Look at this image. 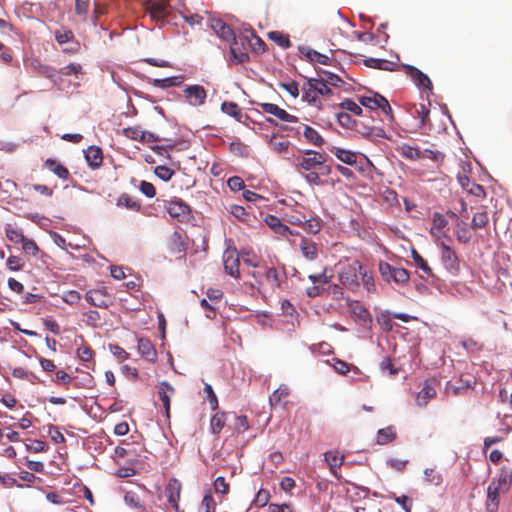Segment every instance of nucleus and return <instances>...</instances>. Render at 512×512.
Wrapping results in <instances>:
<instances>
[{
  "instance_id": "obj_10",
  "label": "nucleus",
  "mask_w": 512,
  "mask_h": 512,
  "mask_svg": "<svg viewBox=\"0 0 512 512\" xmlns=\"http://www.w3.org/2000/svg\"><path fill=\"white\" fill-rule=\"evenodd\" d=\"M165 496L167 498L168 503L171 507L176 511H179V500L181 494V483L175 478H172L168 481L165 487Z\"/></svg>"
},
{
  "instance_id": "obj_12",
  "label": "nucleus",
  "mask_w": 512,
  "mask_h": 512,
  "mask_svg": "<svg viewBox=\"0 0 512 512\" xmlns=\"http://www.w3.org/2000/svg\"><path fill=\"white\" fill-rule=\"evenodd\" d=\"M315 80L314 78H308L302 86V99L310 105L321 108L322 102L319 98L318 91L314 89Z\"/></svg>"
},
{
  "instance_id": "obj_32",
  "label": "nucleus",
  "mask_w": 512,
  "mask_h": 512,
  "mask_svg": "<svg viewBox=\"0 0 512 512\" xmlns=\"http://www.w3.org/2000/svg\"><path fill=\"white\" fill-rule=\"evenodd\" d=\"M489 222V216L485 207H481L477 212L474 213L471 228L474 230L485 227Z\"/></svg>"
},
{
  "instance_id": "obj_25",
  "label": "nucleus",
  "mask_w": 512,
  "mask_h": 512,
  "mask_svg": "<svg viewBox=\"0 0 512 512\" xmlns=\"http://www.w3.org/2000/svg\"><path fill=\"white\" fill-rule=\"evenodd\" d=\"M512 483V471L508 468H502L500 475L496 481H492L490 484L497 487L498 490L507 492Z\"/></svg>"
},
{
  "instance_id": "obj_47",
  "label": "nucleus",
  "mask_w": 512,
  "mask_h": 512,
  "mask_svg": "<svg viewBox=\"0 0 512 512\" xmlns=\"http://www.w3.org/2000/svg\"><path fill=\"white\" fill-rule=\"evenodd\" d=\"M178 14L182 16V18L190 25H198L202 22L203 17L199 14H191L187 7H184V10H178Z\"/></svg>"
},
{
  "instance_id": "obj_24",
  "label": "nucleus",
  "mask_w": 512,
  "mask_h": 512,
  "mask_svg": "<svg viewBox=\"0 0 512 512\" xmlns=\"http://www.w3.org/2000/svg\"><path fill=\"white\" fill-rule=\"evenodd\" d=\"M138 351L148 361L153 362L156 359V350L152 342L147 338H140L138 340Z\"/></svg>"
},
{
  "instance_id": "obj_27",
  "label": "nucleus",
  "mask_w": 512,
  "mask_h": 512,
  "mask_svg": "<svg viewBox=\"0 0 512 512\" xmlns=\"http://www.w3.org/2000/svg\"><path fill=\"white\" fill-rule=\"evenodd\" d=\"M85 158L90 167L98 168L103 161L102 150L99 147L90 146L85 151Z\"/></svg>"
},
{
  "instance_id": "obj_29",
  "label": "nucleus",
  "mask_w": 512,
  "mask_h": 512,
  "mask_svg": "<svg viewBox=\"0 0 512 512\" xmlns=\"http://www.w3.org/2000/svg\"><path fill=\"white\" fill-rule=\"evenodd\" d=\"M330 151L343 163L347 165H352L356 163L357 155L355 152L346 150L343 148H339L336 146H332Z\"/></svg>"
},
{
  "instance_id": "obj_50",
  "label": "nucleus",
  "mask_w": 512,
  "mask_h": 512,
  "mask_svg": "<svg viewBox=\"0 0 512 512\" xmlns=\"http://www.w3.org/2000/svg\"><path fill=\"white\" fill-rule=\"evenodd\" d=\"M6 237L13 243H21L24 240V234L21 230L13 228L11 225H7L5 228Z\"/></svg>"
},
{
  "instance_id": "obj_16",
  "label": "nucleus",
  "mask_w": 512,
  "mask_h": 512,
  "mask_svg": "<svg viewBox=\"0 0 512 512\" xmlns=\"http://www.w3.org/2000/svg\"><path fill=\"white\" fill-rule=\"evenodd\" d=\"M404 70L407 75L410 76L412 81L421 88L431 90L432 82L429 77L422 71L411 65H404Z\"/></svg>"
},
{
  "instance_id": "obj_39",
  "label": "nucleus",
  "mask_w": 512,
  "mask_h": 512,
  "mask_svg": "<svg viewBox=\"0 0 512 512\" xmlns=\"http://www.w3.org/2000/svg\"><path fill=\"white\" fill-rule=\"evenodd\" d=\"M397 151L409 160H418L423 157L422 153L415 147L408 144H402L397 148Z\"/></svg>"
},
{
  "instance_id": "obj_13",
  "label": "nucleus",
  "mask_w": 512,
  "mask_h": 512,
  "mask_svg": "<svg viewBox=\"0 0 512 512\" xmlns=\"http://www.w3.org/2000/svg\"><path fill=\"white\" fill-rule=\"evenodd\" d=\"M55 39L60 45L64 46V52L74 53L78 50L79 44L74 41V35L70 30H56Z\"/></svg>"
},
{
  "instance_id": "obj_43",
  "label": "nucleus",
  "mask_w": 512,
  "mask_h": 512,
  "mask_svg": "<svg viewBox=\"0 0 512 512\" xmlns=\"http://www.w3.org/2000/svg\"><path fill=\"white\" fill-rule=\"evenodd\" d=\"M411 256L416 264V266L423 271L426 277L433 276L432 269L429 267L428 263L423 259V257L413 249L411 251Z\"/></svg>"
},
{
  "instance_id": "obj_7",
  "label": "nucleus",
  "mask_w": 512,
  "mask_h": 512,
  "mask_svg": "<svg viewBox=\"0 0 512 512\" xmlns=\"http://www.w3.org/2000/svg\"><path fill=\"white\" fill-rule=\"evenodd\" d=\"M324 162V155L314 150H307L300 159L298 166L305 171H310L317 167L322 168Z\"/></svg>"
},
{
  "instance_id": "obj_52",
  "label": "nucleus",
  "mask_w": 512,
  "mask_h": 512,
  "mask_svg": "<svg viewBox=\"0 0 512 512\" xmlns=\"http://www.w3.org/2000/svg\"><path fill=\"white\" fill-rule=\"evenodd\" d=\"M269 37L276 44L281 46L282 48H288L290 46L289 37L281 32L273 31L269 33Z\"/></svg>"
},
{
  "instance_id": "obj_5",
  "label": "nucleus",
  "mask_w": 512,
  "mask_h": 512,
  "mask_svg": "<svg viewBox=\"0 0 512 512\" xmlns=\"http://www.w3.org/2000/svg\"><path fill=\"white\" fill-rule=\"evenodd\" d=\"M360 104L368 109L375 110L381 109L385 115H390L392 112L391 106L387 99L380 94L374 96H363L360 98Z\"/></svg>"
},
{
  "instance_id": "obj_37",
  "label": "nucleus",
  "mask_w": 512,
  "mask_h": 512,
  "mask_svg": "<svg viewBox=\"0 0 512 512\" xmlns=\"http://www.w3.org/2000/svg\"><path fill=\"white\" fill-rule=\"evenodd\" d=\"M365 66L369 68L374 69H380V70H386V71H392L394 64L388 60L385 59H378V58H367L364 60Z\"/></svg>"
},
{
  "instance_id": "obj_34",
  "label": "nucleus",
  "mask_w": 512,
  "mask_h": 512,
  "mask_svg": "<svg viewBox=\"0 0 512 512\" xmlns=\"http://www.w3.org/2000/svg\"><path fill=\"white\" fill-rule=\"evenodd\" d=\"M301 52L311 62L319 63V64H323V65H328L331 62V58L329 56L319 53L313 49L307 48L305 50L303 49Z\"/></svg>"
},
{
  "instance_id": "obj_45",
  "label": "nucleus",
  "mask_w": 512,
  "mask_h": 512,
  "mask_svg": "<svg viewBox=\"0 0 512 512\" xmlns=\"http://www.w3.org/2000/svg\"><path fill=\"white\" fill-rule=\"evenodd\" d=\"M303 135L307 139V141H309L315 146H322V144L324 143V140L321 137V135L310 126H305Z\"/></svg>"
},
{
  "instance_id": "obj_20",
  "label": "nucleus",
  "mask_w": 512,
  "mask_h": 512,
  "mask_svg": "<svg viewBox=\"0 0 512 512\" xmlns=\"http://www.w3.org/2000/svg\"><path fill=\"white\" fill-rule=\"evenodd\" d=\"M324 460L327 463L330 472L335 476V478L339 479L340 475L337 472V468H339L343 461L344 456L339 455L337 451H328L324 454Z\"/></svg>"
},
{
  "instance_id": "obj_31",
  "label": "nucleus",
  "mask_w": 512,
  "mask_h": 512,
  "mask_svg": "<svg viewBox=\"0 0 512 512\" xmlns=\"http://www.w3.org/2000/svg\"><path fill=\"white\" fill-rule=\"evenodd\" d=\"M436 395V390L429 383H425L424 387L416 396V403L420 407H424L427 405L428 401L434 398Z\"/></svg>"
},
{
  "instance_id": "obj_23",
  "label": "nucleus",
  "mask_w": 512,
  "mask_h": 512,
  "mask_svg": "<svg viewBox=\"0 0 512 512\" xmlns=\"http://www.w3.org/2000/svg\"><path fill=\"white\" fill-rule=\"evenodd\" d=\"M299 247L305 259L309 261H314L318 257L317 245L312 240L303 238L300 242Z\"/></svg>"
},
{
  "instance_id": "obj_30",
  "label": "nucleus",
  "mask_w": 512,
  "mask_h": 512,
  "mask_svg": "<svg viewBox=\"0 0 512 512\" xmlns=\"http://www.w3.org/2000/svg\"><path fill=\"white\" fill-rule=\"evenodd\" d=\"M302 222H303V225H302L303 230H305L307 233H310V234L318 233L323 226L322 219L316 215H309Z\"/></svg>"
},
{
  "instance_id": "obj_62",
  "label": "nucleus",
  "mask_w": 512,
  "mask_h": 512,
  "mask_svg": "<svg viewBox=\"0 0 512 512\" xmlns=\"http://www.w3.org/2000/svg\"><path fill=\"white\" fill-rule=\"evenodd\" d=\"M280 87L287 91L294 98H297L299 96V85L296 81L292 80L280 83Z\"/></svg>"
},
{
  "instance_id": "obj_21",
  "label": "nucleus",
  "mask_w": 512,
  "mask_h": 512,
  "mask_svg": "<svg viewBox=\"0 0 512 512\" xmlns=\"http://www.w3.org/2000/svg\"><path fill=\"white\" fill-rule=\"evenodd\" d=\"M505 493L502 490H498L497 487L489 484L487 488V501L486 510L487 512H497L500 502V494Z\"/></svg>"
},
{
  "instance_id": "obj_55",
  "label": "nucleus",
  "mask_w": 512,
  "mask_h": 512,
  "mask_svg": "<svg viewBox=\"0 0 512 512\" xmlns=\"http://www.w3.org/2000/svg\"><path fill=\"white\" fill-rule=\"evenodd\" d=\"M360 276H361L362 284L367 289V291L374 292L375 291V283H374V278H373L372 274L362 268V270L360 272Z\"/></svg>"
},
{
  "instance_id": "obj_11",
  "label": "nucleus",
  "mask_w": 512,
  "mask_h": 512,
  "mask_svg": "<svg viewBox=\"0 0 512 512\" xmlns=\"http://www.w3.org/2000/svg\"><path fill=\"white\" fill-rule=\"evenodd\" d=\"M447 225L448 220L446 217L439 212H434L432 215V226L430 228L431 236L436 241H439L442 238H448V235L445 231Z\"/></svg>"
},
{
  "instance_id": "obj_51",
  "label": "nucleus",
  "mask_w": 512,
  "mask_h": 512,
  "mask_svg": "<svg viewBox=\"0 0 512 512\" xmlns=\"http://www.w3.org/2000/svg\"><path fill=\"white\" fill-rule=\"evenodd\" d=\"M59 74L62 76L74 75L76 79H79V75L82 74V66L77 63L68 64L60 69Z\"/></svg>"
},
{
  "instance_id": "obj_3",
  "label": "nucleus",
  "mask_w": 512,
  "mask_h": 512,
  "mask_svg": "<svg viewBox=\"0 0 512 512\" xmlns=\"http://www.w3.org/2000/svg\"><path fill=\"white\" fill-rule=\"evenodd\" d=\"M258 284V289H269L275 291L281 285V280L274 267H263L262 270L252 273Z\"/></svg>"
},
{
  "instance_id": "obj_9",
  "label": "nucleus",
  "mask_w": 512,
  "mask_h": 512,
  "mask_svg": "<svg viewBox=\"0 0 512 512\" xmlns=\"http://www.w3.org/2000/svg\"><path fill=\"white\" fill-rule=\"evenodd\" d=\"M224 269L227 274L234 278H238L239 272V255L235 249H227L223 254Z\"/></svg>"
},
{
  "instance_id": "obj_40",
  "label": "nucleus",
  "mask_w": 512,
  "mask_h": 512,
  "mask_svg": "<svg viewBox=\"0 0 512 512\" xmlns=\"http://www.w3.org/2000/svg\"><path fill=\"white\" fill-rule=\"evenodd\" d=\"M182 80V76H173L164 79H154L152 83L155 87L165 89L169 87L179 86L182 83Z\"/></svg>"
},
{
  "instance_id": "obj_48",
  "label": "nucleus",
  "mask_w": 512,
  "mask_h": 512,
  "mask_svg": "<svg viewBox=\"0 0 512 512\" xmlns=\"http://www.w3.org/2000/svg\"><path fill=\"white\" fill-rule=\"evenodd\" d=\"M442 475L436 472L433 468H426L424 470V481L432 485H440L442 483Z\"/></svg>"
},
{
  "instance_id": "obj_35",
  "label": "nucleus",
  "mask_w": 512,
  "mask_h": 512,
  "mask_svg": "<svg viewBox=\"0 0 512 512\" xmlns=\"http://www.w3.org/2000/svg\"><path fill=\"white\" fill-rule=\"evenodd\" d=\"M396 438V431L393 426L379 429L377 432V443L385 445L392 442Z\"/></svg>"
},
{
  "instance_id": "obj_57",
  "label": "nucleus",
  "mask_w": 512,
  "mask_h": 512,
  "mask_svg": "<svg viewBox=\"0 0 512 512\" xmlns=\"http://www.w3.org/2000/svg\"><path fill=\"white\" fill-rule=\"evenodd\" d=\"M154 172L163 181H169L174 175V171L164 165L156 166Z\"/></svg>"
},
{
  "instance_id": "obj_4",
  "label": "nucleus",
  "mask_w": 512,
  "mask_h": 512,
  "mask_svg": "<svg viewBox=\"0 0 512 512\" xmlns=\"http://www.w3.org/2000/svg\"><path fill=\"white\" fill-rule=\"evenodd\" d=\"M441 249V261L445 269L452 275H456L459 272V259L456 252L452 247L444 242L439 244Z\"/></svg>"
},
{
  "instance_id": "obj_53",
  "label": "nucleus",
  "mask_w": 512,
  "mask_h": 512,
  "mask_svg": "<svg viewBox=\"0 0 512 512\" xmlns=\"http://www.w3.org/2000/svg\"><path fill=\"white\" fill-rule=\"evenodd\" d=\"M117 206L126 207L131 210H139L140 205L133 201L128 194H122L117 200Z\"/></svg>"
},
{
  "instance_id": "obj_8",
  "label": "nucleus",
  "mask_w": 512,
  "mask_h": 512,
  "mask_svg": "<svg viewBox=\"0 0 512 512\" xmlns=\"http://www.w3.org/2000/svg\"><path fill=\"white\" fill-rule=\"evenodd\" d=\"M184 95L190 105L201 106L205 103L207 93L201 85H189L183 90Z\"/></svg>"
},
{
  "instance_id": "obj_42",
  "label": "nucleus",
  "mask_w": 512,
  "mask_h": 512,
  "mask_svg": "<svg viewBox=\"0 0 512 512\" xmlns=\"http://www.w3.org/2000/svg\"><path fill=\"white\" fill-rule=\"evenodd\" d=\"M226 417L224 412L215 413L210 421V429L213 434H219L224 428Z\"/></svg>"
},
{
  "instance_id": "obj_22",
  "label": "nucleus",
  "mask_w": 512,
  "mask_h": 512,
  "mask_svg": "<svg viewBox=\"0 0 512 512\" xmlns=\"http://www.w3.org/2000/svg\"><path fill=\"white\" fill-rule=\"evenodd\" d=\"M230 54L231 58L237 63L241 64L249 59L247 50L240 46L239 41L235 38L230 42Z\"/></svg>"
},
{
  "instance_id": "obj_54",
  "label": "nucleus",
  "mask_w": 512,
  "mask_h": 512,
  "mask_svg": "<svg viewBox=\"0 0 512 512\" xmlns=\"http://www.w3.org/2000/svg\"><path fill=\"white\" fill-rule=\"evenodd\" d=\"M393 272H394V283L399 284V285H404L409 281L410 276H409V272L406 269L394 266Z\"/></svg>"
},
{
  "instance_id": "obj_63",
  "label": "nucleus",
  "mask_w": 512,
  "mask_h": 512,
  "mask_svg": "<svg viewBox=\"0 0 512 512\" xmlns=\"http://www.w3.org/2000/svg\"><path fill=\"white\" fill-rule=\"evenodd\" d=\"M62 299L65 303L74 305L80 301L81 295L79 292H77L75 290H70L63 294Z\"/></svg>"
},
{
  "instance_id": "obj_46",
  "label": "nucleus",
  "mask_w": 512,
  "mask_h": 512,
  "mask_svg": "<svg viewBox=\"0 0 512 512\" xmlns=\"http://www.w3.org/2000/svg\"><path fill=\"white\" fill-rule=\"evenodd\" d=\"M289 395V388L286 385H281L269 397V402L272 406L278 405L283 398Z\"/></svg>"
},
{
  "instance_id": "obj_49",
  "label": "nucleus",
  "mask_w": 512,
  "mask_h": 512,
  "mask_svg": "<svg viewBox=\"0 0 512 512\" xmlns=\"http://www.w3.org/2000/svg\"><path fill=\"white\" fill-rule=\"evenodd\" d=\"M394 266L386 262L379 264V273L381 277L388 283L394 282Z\"/></svg>"
},
{
  "instance_id": "obj_1",
  "label": "nucleus",
  "mask_w": 512,
  "mask_h": 512,
  "mask_svg": "<svg viewBox=\"0 0 512 512\" xmlns=\"http://www.w3.org/2000/svg\"><path fill=\"white\" fill-rule=\"evenodd\" d=\"M144 6L146 11L150 14V17L157 22L168 20L172 10L178 13V10H184V7H186L183 3L171 6L166 1L159 0H147Z\"/></svg>"
},
{
  "instance_id": "obj_6",
  "label": "nucleus",
  "mask_w": 512,
  "mask_h": 512,
  "mask_svg": "<svg viewBox=\"0 0 512 512\" xmlns=\"http://www.w3.org/2000/svg\"><path fill=\"white\" fill-rule=\"evenodd\" d=\"M165 210L172 218L180 222L187 221L190 218V207L181 200L167 202Z\"/></svg>"
},
{
  "instance_id": "obj_61",
  "label": "nucleus",
  "mask_w": 512,
  "mask_h": 512,
  "mask_svg": "<svg viewBox=\"0 0 512 512\" xmlns=\"http://www.w3.org/2000/svg\"><path fill=\"white\" fill-rule=\"evenodd\" d=\"M392 498L403 508L405 512H411L413 501L410 497L406 495L396 496L394 494Z\"/></svg>"
},
{
  "instance_id": "obj_33",
  "label": "nucleus",
  "mask_w": 512,
  "mask_h": 512,
  "mask_svg": "<svg viewBox=\"0 0 512 512\" xmlns=\"http://www.w3.org/2000/svg\"><path fill=\"white\" fill-rule=\"evenodd\" d=\"M221 110L223 113L235 118L237 121H241L244 117L240 107L238 104L232 101H225L221 105Z\"/></svg>"
},
{
  "instance_id": "obj_15",
  "label": "nucleus",
  "mask_w": 512,
  "mask_h": 512,
  "mask_svg": "<svg viewBox=\"0 0 512 512\" xmlns=\"http://www.w3.org/2000/svg\"><path fill=\"white\" fill-rule=\"evenodd\" d=\"M354 129L357 133L371 141H377L378 139L386 138L385 131L380 127H370L364 125L362 122L354 121Z\"/></svg>"
},
{
  "instance_id": "obj_18",
  "label": "nucleus",
  "mask_w": 512,
  "mask_h": 512,
  "mask_svg": "<svg viewBox=\"0 0 512 512\" xmlns=\"http://www.w3.org/2000/svg\"><path fill=\"white\" fill-rule=\"evenodd\" d=\"M265 113L271 114L277 117L279 120L283 122L294 123L297 121V118L291 114H289L284 109L280 108L278 105L273 103H259L258 104Z\"/></svg>"
},
{
  "instance_id": "obj_64",
  "label": "nucleus",
  "mask_w": 512,
  "mask_h": 512,
  "mask_svg": "<svg viewBox=\"0 0 512 512\" xmlns=\"http://www.w3.org/2000/svg\"><path fill=\"white\" fill-rule=\"evenodd\" d=\"M21 244H22V249L26 253L36 255L39 251L37 244L32 239H28V238L24 237V240L21 242Z\"/></svg>"
},
{
  "instance_id": "obj_17",
  "label": "nucleus",
  "mask_w": 512,
  "mask_h": 512,
  "mask_svg": "<svg viewBox=\"0 0 512 512\" xmlns=\"http://www.w3.org/2000/svg\"><path fill=\"white\" fill-rule=\"evenodd\" d=\"M210 27L223 41L230 43L236 38L233 30L221 19H211Z\"/></svg>"
},
{
  "instance_id": "obj_56",
  "label": "nucleus",
  "mask_w": 512,
  "mask_h": 512,
  "mask_svg": "<svg viewBox=\"0 0 512 512\" xmlns=\"http://www.w3.org/2000/svg\"><path fill=\"white\" fill-rule=\"evenodd\" d=\"M340 107L344 110H347L354 115H361L362 114V108L360 105H358L356 102H354L351 99H345L340 103Z\"/></svg>"
},
{
  "instance_id": "obj_59",
  "label": "nucleus",
  "mask_w": 512,
  "mask_h": 512,
  "mask_svg": "<svg viewBox=\"0 0 512 512\" xmlns=\"http://www.w3.org/2000/svg\"><path fill=\"white\" fill-rule=\"evenodd\" d=\"M199 512H215V501L210 494L203 497Z\"/></svg>"
},
{
  "instance_id": "obj_36",
  "label": "nucleus",
  "mask_w": 512,
  "mask_h": 512,
  "mask_svg": "<svg viewBox=\"0 0 512 512\" xmlns=\"http://www.w3.org/2000/svg\"><path fill=\"white\" fill-rule=\"evenodd\" d=\"M174 393V388L166 381L162 382L159 386V397L163 403L166 411H169L170 407V395Z\"/></svg>"
},
{
  "instance_id": "obj_58",
  "label": "nucleus",
  "mask_w": 512,
  "mask_h": 512,
  "mask_svg": "<svg viewBox=\"0 0 512 512\" xmlns=\"http://www.w3.org/2000/svg\"><path fill=\"white\" fill-rule=\"evenodd\" d=\"M124 135L132 140H142L145 138V131L137 127H128L123 130Z\"/></svg>"
},
{
  "instance_id": "obj_60",
  "label": "nucleus",
  "mask_w": 512,
  "mask_h": 512,
  "mask_svg": "<svg viewBox=\"0 0 512 512\" xmlns=\"http://www.w3.org/2000/svg\"><path fill=\"white\" fill-rule=\"evenodd\" d=\"M408 462V460H403L399 458H389L386 461V465L396 471L402 472L405 470Z\"/></svg>"
},
{
  "instance_id": "obj_26",
  "label": "nucleus",
  "mask_w": 512,
  "mask_h": 512,
  "mask_svg": "<svg viewBox=\"0 0 512 512\" xmlns=\"http://www.w3.org/2000/svg\"><path fill=\"white\" fill-rule=\"evenodd\" d=\"M265 223L279 235H293V232L289 229V227L283 224L281 220L276 216L267 215L265 218Z\"/></svg>"
},
{
  "instance_id": "obj_38",
  "label": "nucleus",
  "mask_w": 512,
  "mask_h": 512,
  "mask_svg": "<svg viewBox=\"0 0 512 512\" xmlns=\"http://www.w3.org/2000/svg\"><path fill=\"white\" fill-rule=\"evenodd\" d=\"M45 166L61 179L65 180L69 176L68 169L62 164L58 163L56 160L47 159L45 161Z\"/></svg>"
},
{
  "instance_id": "obj_28",
  "label": "nucleus",
  "mask_w": 512,
  "mask_h": 512,
  "mask_svg": "<svg viewBox=\"0 0 512 512\" xmlns=\"http://www.w3.org/2000/svg\"><path fill=\"white\" fill-rule=\"evenodd\" d=\"M458 181L462 188H464L468 193L481 197L484 195V189L481 185L471 182L470 179L465 175H459Z\"/></svg>"
},
{
  "instance_id": "obj_44",
  "label": "nucleus",
  "mask_w": 512,
  "mask_h": 512,
  "mask_svg": "<svg viewBox=\"0 0 512 512\" xmlns=\"http://www.w3.org/2000/svg\"><path fill=\"white\" fill-rule=\"evenodd\" d=\"M457 229L455 231L457 240L461 243H467L471 239V233L469 231L468 225L464 221H458L456 225Z\"/></svg>"
},
{
  "instance_id": "obj_2",
  "label": "nucleus",
  "mask_w": 512,
  "mask_h": 512,
  "mask_svg": "<svg viewBox=\"0 0 512 512\" xmlns=\"http://www.w3.org/2000/svg\"><path fill=\"white\" fill-rule=\"evenodd\" d=\"M361 270L362 265L357 260L343 265L339 271L338 280L344 287L355 291L359 287L358 275Z\"/></svg>"
},
{
  "instance_id": "obj_19",
  "label": "nucleus",
  "mask_w": 512,
  "mask_h": 512,
  "mask_svg": "<svg viewBox=\"0 0 512 512\" xmlns=\"http://www.w3.org/2000/svg\"><path fill=\"white\" fill-rule=\"evenodd\" d=\"M87 302L98 308H108L110 305L109 296L103 289H94L86 293Z\"/></svg>"
},
{
  "instance_id": "obj_14",
  "label": "nucleus",
  "mask_w": 512,
  "mask_h": 512,
  "mask_svg": "<svg viewBox=\"0 0 512 512\" xmlns=\"http://www.w3.org/2000/svg\"><path fill=\"white\" fill-rule=\"evenodd\" d=\"M349 311L356 322L362 326H367L372 322V317L367 308L358 301H351L348 304Z\"/></svg>"
},
{
  "instance_id": "obj_41",
  "label": "nucleus",
  "mask_w": 512,
  "mask_h": 512,
  "mask_svg": "<svg viewBox=\"0 0 512 512\" xmlns=\"http://www.w3.org/2000/svg\"><path fill=\"white\" fill-rule=\"evenodd\" d=\"M318 78L324 83L334 87H338L343 83L342 79L338 75L323 69L318 71Z\"/></svg>"
}]
</instances>
